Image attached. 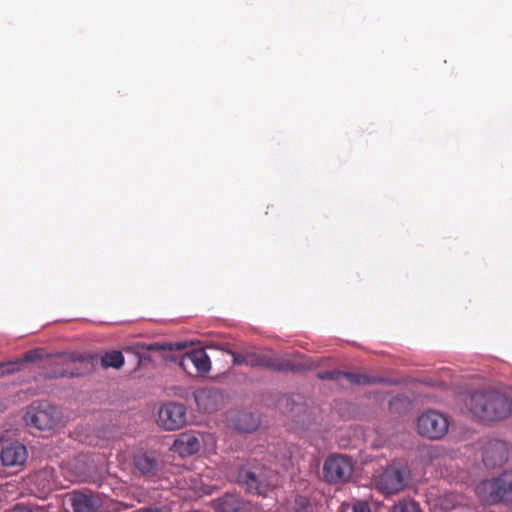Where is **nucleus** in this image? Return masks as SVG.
Instances as JSON below:
<instances>
[{
	"mask_svg": "<svg viewBox=\"0 0 512 512\" xmlns=\"http://www.w3.org/2000/svg\"><path fill=\"white\" fill-rule=\"evenodd\" d=\"M477 491L484 494L489 504L512 502V471H504L497 477L481 482Z\"/></svg>",
	"mask_w": 512,
	"mask_h": 512,
	"instance_id": "20e7f679",
	"label": "nucleus"
},
{
	"mask_svg": "<svg viewBox=\"0 0 512 512\" xmlns=\"http://www.w3.org/2000/svg\"><path fill=\"white\" fill-rule=\"evenodd\" d=\"M59 360L61 362H65L66 360H70L72 362H84L86 361V358L83 355H76V354H70V355H61L59 356Z\"/></svg>",
	"mask_w": 512,
	"mask_h": 512,
	"instance_id": "c85d7f7f",
	"label": "nucleus"
},
{
	"mask_svg": "<svg viewBox=\"0 0 512 512\" xmlns=\"http://www.w3.org/2000/svg\"><path fill=\"white\" fill-rule=\"evenodd\" d=\"M181 368L188 374L205 375L211 369V361L204 349H193L185 353L180 360Z\"/></svg>",
	"mask_w": 512,
	"mask_h": 512,
	"instance_id": "9d476101",
	"label": "nucleus"
},
{
	"mask_svg": "<svg viewBox=\"0 0 512 512\" xmlns=\"http://www.w3.org/2000/svg\"><path fill=\"white\" fill-rule=\"evenodd\" d=\"M317 377L321 380L339 381L343 377V372L339 370L322 371L317 374Z\"/></svg>",
	"mask_w": 512,
	"mask_h": 512,
	"instance_id": "b1692460",
	"label": "nucleus"
},
{
	"mask_svg": "<svg viewBox=\"0 0 512 512\" xmlns=\"http://www.w3.org/2000/svg\"><path fill=\"white\" fill-rule=\"evenodd\" d=\"M466 406L476 419L485 423L503 420L512 412V400L494 389L473 392Z\"/></svg>",
	"mask_w": 512,
	"mask_h": 512,
	"instance_id": "f03ea898",
	"label": "nucleus"
},
{
	"mask_svg": "<svg viewBox=\"0 0 512 512\" xmlns=\"http://www.w3.org/2000/svg\"><path fill=\"white\" fill-rule=\"evenodd\" d=\"M232 356L233 365H246L247 366V352L238 353V352H230Z\"/></svg>",
	"mask_w": 512,
	"mask_h": 512,
	"instance_id": "a878e982",
	"label": "nucleus"
},
{
	"mask_svg": "<svg viewBox=\"0 0 512 512\" xmlns=\"http://www.w3.org/2000/svg\"><path fill=\"white\" fill-rule=\"evenodd\" d=\"M185 348V344L183 342H175V343H154L148 346L149 350H182Z\"/></svg>",
	"mask_w": 512,
	"mask_h": 512,
	"instance_id": "5701e85b",
	"label": "nucleus"
},
{
	"mask_svg": "<svg viewBox=\"0 0 512 512\" xmlns=\"http://www.w3.org/2000/svg\"><path fill=\"white\" fill-rule=\"evenodd\" d=\"M124 356L121 351L113 350L105 353L101 358V365L104 368L120 369L124 365Z\"/></svg>",
	"mask_w": 512,
	"mask_h": 512,
	"instance_id": "aec40b11",
	"label": "nucleus"
},
{
	"mask_svg": "<svg viewBox=\"0 0 512 512\" xmlns=\"http://www.w3.org/2000/svg\"><path fill=\"white\" fill-rule=\"evenodd\" d=\"M60 419L58 409L47 402L32 403L24 415V420L29 427L41 431L55 428Z\"/></svg>",
	"mask_w": 512,
	"mask_h": 512,
	"instance_id": "39448f33",
	"label": "nucleus"
},
{
	"mask_svg": "<svg viewBox=\"0 0 512 512\" xmlns=\"http://www.w3.org/2000/svg\"><path fill=\"white\" fill-rule=\"evenodd\" d=\"M135 469L144 477L150 479L158 475L161 470L160 461L152 454L139 452L134 455Z\"/></svg>",
	"mask_w": 512,
	"mask_h": 512,
	"instance_id": "4468645a",
	"label": "nucleus"
},
{
	"mask_svg": "<svg viewBox=\"0 0 512 512\" xmlns=\"http://www.w3.org/2000/svg\"><path fill=\"white\" fill-rule=\"evenodd\" d=\"M506 460V448L502 442H496L491 448H487L483 461L486 465L501 464Z\"/></svg>",
	"mask_w": 512,
	"mask_h": 512,
	"instance_id": "f3484780",
	"label": "nucleus"
},
{
	"mask_svg": "<svg viewBox=\"0 0 512 512\" xmlns=\"http://www.w3.org/2000/svg\"><path fill=\"white\" fill-rule=\"evenodd\" d=\"M70 504L74 512H96L101 501L91 493L74 492L70 496Z\"/></svg>",
	"mask_w": 512,
	"mask_h": 512,
	"instance_id": "2eb2a0df",
	"label": "nucleus"
},
{
	"mask_svg": "<svg viewBox=\"0 0 512 512\" xmlns=\"http://www.w3.org/2000/svg\"><path fill=\"white\" fill-rule=\"evenodd\" d=\"M270 466L255 459L239 471V482L254 495H267L278 484V475L292 466V453L284 444L277 449L273 447Z\"/></svg>",
	"mask_w": 512,
	"mask_h": 512,
	"instance_id": "f257e3e1",
	"label": "nucleus"
},
{
	"mask_svg": "<svg viewBox=\"0 0 512 512\" xmlns=\"http://www.w3.org/2000/svg\"><path fill=\"white\" fill-rule=\"evenodd\" d=\"M137 512H171V509L166 505H151L148 507L140 508Z\"/></svg>",
	"mask_w": 512,
	"mask_h": 512,
	"instance_id": "bb28decb",
	"label": "nucleus"
},
{
	"mask_svg": "<svg viewBox=\"0 0 512 512\" xmlns=\"http://www.w3.org/2000/svg\"><path fill=\"white\" fill-rule=\"evenodd\" d=\"M194 399L199 411L212 413L221 406L223 395L216 388H202L194 392Z\"/></svg>",
	"mask_w": 512,
	"mask_h": 512,
	"instance_id": "f8f14e48",
	"label": "nucleus"
},
{
	"mask_svg": "<svg viewBox=\"0 0 512 512\" xmlns=\"http://www.w3.org/2000/svg\"><path fill=\"white\" fill-rule=\"evenodd\" d=\"M391 512H422V510L415 501L402 500L392 507Z\"/></svg>",
	"mask_w": 512,
	"mask_h": 512,
	"instance_id": "4be33fe9",
	"label": "nucleus"
},
{
	"mask_svg": "<svg viewBox=\"0 0 512 512\" xmlns=\"http://www.w3.org/2000/svg\"><path fill=\"white\" fill-rule=\"evenodd\" d=\"M221 512H251V503L244 501L239 495L227 494L220 503Z\"/></svg>",
	"mask_w": 512,
	"mask_h": 512,
	"instance_id": "dca6fc26",
	"label": "nucleus"
},
{
	"mask_svg": "<svg viewBox=\"0 0 512 512\" xmlns=\"http://www.w3.org/2000/svg\"><path fill=\"white\" fill-rule=\"evenodd\" d=\"M186 421V407L182 403L168 402L159 408L157 423L167 431L182 428Z\"/></svg>",
	"mask_w": 512,
	"mask_h": 512,
	"instance_id": "6e6552de",
	"label": "nucleus"
},
{
	"mask_svg": "<svg viewBox=\"0 0 512 512\" xmlns=\"http://www.w3.org/2000/svg\"><path fill=\"white\" fill-rule=\"evenodd\" d=\"M449 428V422L443 413L436 410L423 412L417 419L418 433L432 440L444 437Z\"/></svg>",
	"mask_w": 512,
	"mask_h": 512,
	"instance_id": "423d86ee",
	"label": "nucleus"
},
{
	"mask_svg": "<svg viewBox=\"0 0 512 512\" xmlns=\"http://www.w3.org/2000/svg\"><path fill=\"white\" fill-rule=\"evenodd\" d=\"M247 352V366L268 368L279 372H300L311 369L313 362L303 359L301 354L295 355L300 361H293L287 357H281L272 351L261 352L257 350Z\"/></svg>",
	"mask_w": 512,
	"mask_h": 512,
	"instance_id": "7ed1b4c3",
	"label": "nucleus"
},
{
	"mask_svg": "<svg viewBox=\"0 0 512 512\" xmlns=\"http://www.w3.org/2000/svg\"><path fill=\"white\" fill-rule=\"evenodd\" d=\"M260 424L259 417L251 412H242L239 414L236 422L235 428L244 433H249L258 428Z\"/></svg>",
	"mask_w": 512,
	"mask_h": 512,
	"instance_id": "a211bd4d",
	"label": "nucleus"
},
{
	"mask_svg": "<svg viewBox=\"0 0 512 512\" xmlns=\"http://www.w3.org/2000/svg\"><path fill=\"white\" fill-rule=\"evenodd\" d=\"M25 360H26V361L31 360V357H30V355H29L28 353H27V354H26V356H25Z\"/></svg>",
	"mask_w": 512,
	"mask_h": 512,
	"instance_id": "473e14b6",
	"label": "nucleus"
},
{
	"mask_svg": "<svg viewBox=\"0 0 512 512\" xmlns=\"http://www.w3.org/2000/svg\"><path fill=\"white\" fill-rule=\"evenodd\" d=\"M28 457L26 446L20 442H12L5 445L0 453L1 463L5 467H19Z\"/></svg>",
	"mask_w": 512,
	"mask_h": 512,
	"instance_id": "ddd939ff",
	"label": "nucleus"
},
{
	"mask_svg": "<svg viewBox=\"0 0 512 512\" xmlns=\"http://www.w3.org/2000/svg\"><path fill=\"white\" fill-rule=\"evenodd\" d=\"M352 512H371V509L367 502L357 501L352 506Z\"/></svg>",
	"mask_w": 512,
	"mask_h": 512,
	"instance_id": "cd10ccee",
	"label": "nucleus"
},
{
	"mask_svg": "<svg viewBox=\"0 0 512 512\" xmlns=\"http://www.w3.org/2000/svg\"><path fill=\"white\" fill-rule=\"evenodd\" d=\"M406 470L389 466L379 476L376 486L385 495H393L401 491L406 485Z\"/></svg>",
	"mask_w": 512,
	"mask_h": 512,
	"instance_id": "1a4fd4ad",
	"label": "nucleus"
},
{
	"mask_svg": "<svg viewBox=\"0 0 512 512\" xmlns=\"http://www.w3.org/2000/svg\"><path fill=\"white\" fill-rule=\"evenodd\" d=\"M348 380L351 384L354 385H368V384H377V383H385V384H393L394 381L383 377H371L365 374L360 373H352V372H343V377Z\"/></svg>",
	"mask_w": 512,
	"mask_h": 512,
	"instance_id": "6ab92c4d",
	"label": "nucleus"
},
{
	"mask_svg": "<svg viewBox=\"0 0 512 512\" xmlns=\"http://www.w3.org/2000/svg\"><path fill=\"white\" fill-rule=\"evenodd\" d=\"M19 362L0 363V377L15 373L19 369Z\"/></svg>",
	"mask_w": 512,
	"mask_h": 512,
	"instance_id": "393cba45",
	"label": "nucleus"
},
{
	"mask_svg": "<svg viewBox=\"0 0 512 512\" xmlns=\"http://www.w3.org/2000/svg\"><path fill=\"white\" fill-rule=\"evenodd\" d=\"M202 435L195 431H186L177 435L171 449L181 457L197 453L201 447Z\"/></svg>",
	"mask_w": 512,
	"mask_h": 512,
	"instance_id": "9b49d317",
	"label": "nucleus"
},
{
	"mask_svg": "<svg viewBox=\"0 0 512 512\" xmlns=\"http://www.w3.org/2000/svg\"><path fill=\"white\" fill-rule=\"evenodd\" d=\"M10 512H33V510L28 506L17 504Z\"/></svg>",
	"mask_w": 512,
	"mask_h": 512,
	"instance_id": "2f4dec72",
	"label": "nucleus"
},
{
	"mask_svg": "<svg viewBox=\"0 0 512 512\" xmlns=\"http://www.w3.org/2000/svg\"><path fill=\"white\" fill-rule=\"evenodd\" d=\"M353 470L354 464L351 457L333 454L324 462L323 475L329 483H344L351 478Z\"/></svg>",
	"mask_w": 512,
	"mask_h": 512,
	"instance_id": "0eeeda50",
	"label": "nucleus"
},
{
	"mask_svg": "<svg viewBox=\"0 0 512 512\" xmlns=\"http://www.w3.org/2000/svg\"><path fill=\"white\" fill-rule=\"evenodd\" d=\"M189 479L191 484H189V488L192 489L193 491L195 492H198V491H204L199 485L198 483L196 482V480L194 479V475L193 474H189L187 477H185V479Z\"/></svg>",
	"mask_w": 512,
	"mask_h": 512,
	"instance_id": "c756f323",
	"label": "nucleus"
},
{
	"mask_svg": "<svg viewBox=\"0 0 512 512\" xmlns=\"http://www.w3.org/2000/svg\"><path fill=\"white\" fill-rule=\"evenodd\" d=\"M291 512H315V506L307 497L298 495L294 499Z\"/></svg>",
	"mask_w": 512,
	"mask_h": 512,
	"instance_id": "412c9836",
	"label": "nucleus"
},
{
	"mask_svg": "<svg viewBox=\"0 0 512 512\" xmlns=\"http://www.w3.org/2000/svg\"><path fill=\"white\" fill-rule=\"evenodd\" d=\"M80 374L77 373V372H74L73 370H62V371H59L57 373H55V377H75V376H79Z\"/></svg>",
	"mask_w": 512,
	"mask_h": 512,
	"instance_id": "7c9ffc66",
	"label": "nucleus"
}]
</instances>
